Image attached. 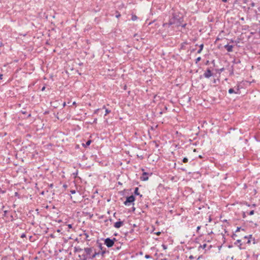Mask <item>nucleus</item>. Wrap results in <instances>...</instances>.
<instances>
[{"label": "nucleus", "instance_id": "1", "mask_svg": "<svg viewBox=\"0 0 260 260\" xmlns=\"http://www.w3.org/2000/svg\"><path fill=\"white\" fill-rule=\"evenodd\" d=\"M183 20V16L181 13L179 12H173L170 17L168 22L164 23L162 25L164 27H169L172 25H174L176 27H179L181 25Z\"/></svg>", "mask_w": 260, "mask_h": 260}, {"label": "nucleus", "instance_id": "2", "mask_svg": "<svg viewBox=\"0 0 260 260\" xmlns=\"http://www.w3.org/2000/svg\"><path fill=\"white\" fill-rule=\"evenodd\" d=\"M135 197L134 195H131L126 198L125 201L123 204L126 206H130L131 205L134 206L135 205Z\"/></svg>", "mask_w": 260, "mask_h": 260}, {"label": "nucleus", "instance_id": "3", "mask_svg": "<svg viewBox=\"0 0 260 260\" xmlns=\"http://www.w3.org/2000/svg\"><path fill=\"white\" fill-rule=\"evenodd\" d=\"M92 248L90 247H86L84 248L85 254H83L84 259H87L88 258H90V255L92 252Z\"/></svg>", "mask_w": 260, "mask_h": 260}, {"label": "nucleus", "instance_id": "4", "mask_svg": "<svg viewBox=\"0 0 260 260\" xmlns=\"http://www.w3.org/2000/svg\"><path fill=\"white\" fill-rule=\"evenodd\" d=\"M115 241H116V239L115 238H113V239L107 238L105 240V244L108 248L111 247L113 246Z\"/></svg>", "mask_w": 260, "mask_h": 260}, {"label": "nucleus", "instance_id": "5", "mask_svg": "<svg viewBox=\"0 0 260 260\" xmlns=\"http://www.w3.org/2000/svg\"><path fill=\"white\" fill-rule=\"evenodd\" d=\"M213 76V73L210 69L208 68L204 72L203 74V76L207 79H209L210 77Z\"/></svg>", "mask_w": 260, "mask_h": 260}, {"label": "nucleus", "instance_id": "6", "mask_svg": "<svg viewBox=\"0 0 260 260\" xmlns=\"http://www.w3.org/2000/svg\"><path fill=\"white\" fill-rule=\"evenodd\" d=\"M123 225V221H121L120 219H119L118 221L115 222L114 224V228L116 229H119L121 226H122Z\"/></svg>", "mask_w": 260, "mask_h": 260}, {"label": "nucleus", "instance_id": "7", "mask_svg": "<svg viewBox=\"0 0 260 260\" xmlns=\"http://www.w3.org/2000/svg\"><path fill=\"white\" fill-rule=\"evenodd\" d=\"M239 90H240V88H239V86H238L236 88V90H235L233 88H230L229 89L228 92L230 94H232V93L239 94Z\"/></svg>", "mask_w": 260, "mask_h": 260}, {"label": "nucleus", "instance_id": "8", "mask_svg": "<svg viewBox=\"0 0 260 260\" xmlns=\"http://www.w3.org/2000/svg\"><path fill=\"white\" fill-rule=\"evenodd\" d=\"M140 179L142 181H147L148 179V173L144 172L141 176Z\"/></svg>", "mask_w": 260, "mask_h": 260}, {"label": "nucleus", "instance_id": "9", "mask_svg": "<svg viewBox=\"0 0 260 260\" xmlns=\"http://www.w3.org/2000/svg\"><path fill=\"white\" fill-rule=\"evenodd\" d=\"M224 47L226 49V50L229 52H232L233 49V46L231 45L226 44L224 45Z\"/></svg>", "mask_w": 260, "mask_h": 260}, {"label": "nucleus", "instance_id": "10", "mask_svg": "<svg viewBox=\"0 0 260 260\" xmlns=\"http://www.w3.org/2000/svg\"><path fill=\"white\" fill-rule=\"evenodd\" d=\"M134 194L136 196H139L140 197H142V195L140 194V193L139 192V188L138 187H136L135 188Z\"/></svg>", "mask_w": 260, "mask_h": 260}, {"label": "nucleus", "instance_id": "11", "mask_svg": "<svg viewBox=\"0 0 260 260\" xmlns=\"http://www.w3.org/2000/svg\"><path fill=\"white\" fill-rule=\"evenodd\" d=\"M241 240H240V239L237 240L235 242V245H237L238 244H239V245H238V247H239V248H240V249H242V248H241V245H242V244L241 243Z\"/></svg>", "mask_w": 260, "mask_h": 260}, {"label": "nucleus", "instance_id": "12", "mask_svg": "<svg viewBox=\"0 0 260 260\" xmlns=\"http://www.w3.org/2000/svg\"><path fill=\"white\" fill-rule=\"evenodd\" d=\"M200 49L198 50V53H201L204 47V44H202L199 46Z\"/></svg>", "mask_w": 260, "mask_h": 260}, {"label": "nucleus", "instance_id": "13", "mask_svg": "<svg viewBox=\"0 0 260 260\" xmlns=\"http://www.w3.org/2000/svg\"><path fill=\"white\" fill-rule=\"evenodd\" d=\"M91 140H88L86 142V143L84 144H83V146L84 147H87V146H89L90 144H91Z\"/></svg>", "mask_w": 260, "mask_h": 260}, {"label": "nucleus", "instance_id": "14", "mask_svg": "<svg viewBox=\"0 0 260 260\" xmlns=\"http://www.w3.org/2000/svg\"><path fill=\"white\" fill-rule=\"evenodd\" d=\"M233 62L235 64H238L241 62V61H240V59H239V58H235L233 60Z\"/></svg>", "mask_w": 260, "mask_h": 260}, {"label": "nucleus", "instance_id": "15", "mask_svg": "<svg viewBox=\"0 0 260 260\" xmlns=\"http://www.w3.org/2000/svg\"><path fill=\"white\" fill-rule=\"evenodd\" d=\"M99 254V252H94V253L92 254L91 257L90 258H94L96 257V255Z\"/></svg>", "mask_w": 260, "mask_h": 260}, {"label": "nucleus", "instance_id": "16", "mask_svg": "<svg viewBox=\"0 0 260 260\" xmlns=\"http://www.w3.org/2000/svg\"><path fill=\"white\" fill-rule=\"evenodd\" d=\"M137 18H138V17H137V16L136 15H132V20L133 21L136 20L137 19Z\"/></svg>", "mask_w": 260, "mask_h": 260}, {"label": "nucleus", "instance_id": "17", "mask_svg": "<svg viewBox=\"0 0 260 260\" xmlns=\"http://www.w3.org/2000/svg\"><path fill=\"white\" fill-rule=\"evenodd\" d=\"M251 237H252V235H249L248 236H245L244 237L245 238H249V239H248V240L247 241L248 243H250V241L249 240V238H251Z\"/></svg>", "mask_w": 260, "mask_h": 260}, {"label": "nucleus", "instance_id": "18", "mask_svg": "<svg viewBox=\"0 0 260 260\" xmlns=\"http://www.w3.org/2000/svg\"><path fill=\"white\" fill-rule=\"evenodd\" d=\"M82 250V249L80 248H76L75 247V251L76 252H81Z\"/></svg>", "mask_w": 260, "mask_h": 260}, {"label": "nucleus", "instance_id": "19", "mask_svg": "<svg viewBox=\"0 0 260 260\" xmlns=\"http://www.w3.org/2000/svg\"><path fill=\"white\" fill-rule=\"evenodd\" d=\"M105 112H106V113H105V115H107L108 114H109L111 112V110H110L108 109H106Z\"/></svg>", "mask_w": 260, "mask_h": 260}, {"label": "nucleus", "instance_id": "20", "mask_svg": "<svg viewBox=\"0 0 260 260\" xmlns=\"http://www.w3.org/2000/svg\"><path fill=\"white\" fill-rule=\"evenodd\" d=\"M201 59V57H198L196 59V63H197L199 61H200Z\"/></svg>", "mask_w": 260, "mask_h": 260}, {"label": "nucleus", "instance_id": "21", "mask_svg": "<svg viewBox=\"0 0 260 260\" xmlns=\"http://www.w3.org/2000/svg\"><path fill=\"white\" fill-rule=\"evenodd\" d=\"M182 161L184 163H186L188 161V158L187 157H184Z\"/></svg>", "mask_w": 260, "mask_h": 260}, {"label": "nucleus", "instance_id": "22", "mask_svg": "<svg viewBox=\"0 0 260 260\" xmlns=\"http://www.w3.org/2000/svg\"><path fill=\"white\" fill-rule=\"evenodd\" d=\"M207 246V244H204L203 245H201L200 247L203 248V249H205V248Z\"/></svg>", "mask_w": 260, "mask_h": 260}, {"label": "nucleus", "instance_id": "23", "mask_svg": "<svg viewBox=\"0 0 260 260\" xmlns=\"http://www.w3.org/2000/svg\"><path fill=\"white\" fill-rule=\"evenodd\" d=\"M187 25V24L186 23H181V25L180 26H181L183 28H185V27Z\"/></svg>", "mask_w": 260, "mask_h": 260}, {"label": "nucleus", "instance_id": "24", "mask_svg": "<svg viewBox=\"0 0 260 260\" xmlns=\"http://www.w3.org/2000/svg\"><path fill=\"white\" fill-rule=\"evenodd\" d=\"M5 192H6V191L2 190V189L0 188V194H4V193H5Z\"/></svg>", "mask_w": 260, "mask_h": 260}, {"label": "nucleus", "instance_id": "25", "mask_svg": "<svg viewBox=\"0 0 260 260\" xmlns=\"http://www.w3.org/2000/svg\"><path fill=\"white\" fill-rule=\"evenodd\" d=\"M253 214H254V211L253 210L250 211L249 212V215H252Z\"/></svg>", "mask_w": 260, "mask_h": 260}, {"label": "nucleus", "instance_id": "26", "mask_svg": "<svg viewBox=\"0 0 260 260\" xmlns=\"http://www.w3.org/2000/svg\"><path fill=\"white\" fill-rule=\"evenodd\" d=\"M145 257L147 259L151 258V256L148 254H146Z\"/></svg>", "mask_w": 260, "mask_h": 260}, {"label": "nucleus", "instance_id": "27", "mask_svg": "<svg viewBox=\"0 0 260 260\" xmlns=\"http://www.w3.org/2000/svg\"><path fill=\"white\" fill-rule=\"evenodd\" d=\"M100 109H96V110L94 111V114H98V113L99 111H100Z\"/></svg>", "mask_w": 260, "mask_h": 260}, {"label": "nucleus", "instance_id": "28", "mask_svg": "<svg viewBox=\"0 0 260 260\" xmlns=\"http://www.w3.org/2000/svg\"><path fill=\"white\" fill-rule=\"evenodd\" d=\"M70 192L71 194H75L76 193L75 190H70Z\"/></svg>", "mask_w": 260, "mask_h": 260}, {"label": "nucleus", "instance_id": "29", "mask_svg": "<svg viewBox=\"0 0 260 260\" xmlns=\"http://www.w3.org/2000/svg\"><path fill=\"white\" fill-rule=\"evenodd\" d=\"M201 226H198L197 228V232H199V230L201 229Z\"/></svg>", "mask_w": 260, "mask_h": 260}, {"label": "nucleus", "instance_id": "30", "mask_svg": "<svg viewBox=\"0 0 260 260\" xmlns=\"http://www.w3.org/2000/svg\"><path fill=\"white\" fill-rule=\"evenodd\" d=\"M15 196L18 197V198H19V194L18 192H15Z\"/></svg>", "mask_w": 260, "mask_h": 260}, {"label": "nucleus", "instance_id": "31", "mask_svg": "<svg viewBox=\"0 0 260 260\" xmlns=\"http://www.w3.org/2000/svg\"><path fill=\"white\" fill-rule=\"evenodd\" d=\"M25 237H26V235L24 233L22 234L21 235V238H24Z\"/></svg>", "mask_w": 260, "mask_h": 260}, {"label": "nucleus", "instance_id": "32", "mask_svg": "<svg viewBox=\"0 0 260 260\" xmlns=\"http://www.w3.org/2000/svg\"><path fill=\"white\" fill-rule=\"evenodd\" d=\"M240 229H241L240 227H237L235 232L237 233V232H239L240 231Z\"/></svg>", "mask_w": 260, "mask_h": 260}, {"label": "nucleus", "instance_id": "33", "mask_svg": "<svg viewBox=\"0 0 260 260\" xmlns=\"http://www.w3.org/2000/svg\"><path fill=\"white\" fill-rule=\"evenodd\" d=\"M120 16H121V15H120V14L119 13H118V14H116V18H119V17H120Z\"/></svg>", "mask_w": 260, "mask_h": 260}, {"label": "nucleus", "instance_id": "34", "mask_svg": "<svg viewBox=\"0 0 260 260\" xmlns=\"http://www.w3.org/2000/svg\"><path fill=\"white\" fill-rule=\"evenodd\" d=\"M16 260H24V257L23 256H21Z\"/></svg>", "mask_w": 260, "mask_h": 260}, {"label": "nucleus", "instance_id": "35", "mask_svg": "<svg viewBox=\"0 0 260 260\" xmlns=\"http://www.w3.org/2000/svg\"><path fill=\"white\" fill-rule=\"evenodd\" d=\"M189 258L190 259H192L194 258V257L193 255H190L189 257Z\"/></svg>", "mask_w": 260, "mask_h": 260}, {"label": "nucleus", "instance_id": "36", "mask_svg": "<svg viewBox=\"0 0 260 260\" xmlns=\"http://www.w3.org/2000/svg\"><path fill=\"white\" fill-rule=\"evenodd\" d=\"M53 186H54V185H53V184H52V183H51V184H49V187H50V188H52V187H53Z\"/></svg>", "mask_w": 260, "mask_h": 260}, {"label": "nucleus", "instance_id": "37", "mask_svg": "<svg viewBox=\"0 0 260 260\" xmlns=\"http://www.w3.org/2000/svg\"><path fill=\"white\" fill-rule=\"evenodd\" d=\"M68 228H69V229H71V228H72V224H68Z\"/></svg>", "mask_w": 260, "mask_h": 260}, {"label": "nucleus", "instance_id": "38", "mask_svg": "<svg viewBox=\"0 0 260 260\" xmlns=\"http://www.w3.org/2000/svg\"><path fill=\"white\" fill-rule=\"evenodd\" d=\"M237 235H236V234H233L232 237L234 239V237H236Z\"/></svg>", "mask_w": 260, "mask_h": 260}, {"label": "nucleus", "instance_id": "39", "mask_svg": "<svg viewBox=\"0 0 260 260\" xmlns=\"http://www.w3.org/2000/svg\"><path fill=\"white\" fill-rule=\"evenodd\" d=\"M45 86H43V87L42 88L41 90H42V91H44V90H45Z\"/></svg>", "mask_w": 260, "mask_h": 260}, {"label": "nucleus", "instance_id": "40", "mask_svg": "<svg viewBox=\"0 0 260 260\" xmlns=\"http://www.w3.org/2000/svg\"><path fill=\"white\" fill-rule=\"evenodd\" d=\"M62 106H63V107H64L66 106V102H64V103H63Z\"/></svg>", "mask_w": 260, "mask_h": 260}, {"label": "nucleus", "instance_id": "41", "mask_svg": "<svg viewBox=\"0 0 260 260\" xmlns=\"http://www.w3.org/2000/svg\"><path fill=\"white\" fill-rule=\"evenodd\" d=\"M156 234L157 235H159L160 234V232H157V233H156Z\"/></svg>", "mask_w": 260, "mask_h": 260}, {"label": "nucleus", "instance_id": "42", "mask_svg": "<svg viewBox=\"0 0 260 260\" xmlns=\"http://www.w3.org/2000/svg\"><path fill=\"white\" fill-rule=\"evenodd\" d=\"M162 246H163V247H164V249H166V248H167V247H166V245H162Z\"/></svg>", "mask_w": 260, "mask_h": 260}, {"label": "nucleus", "instance_id": "43", "mask_svg": "<svg viewBox=\"0 0 260 260\" xmlns=\"http://www.w3.org/2000/svg\"><path fill=\"white\" fill-rule=\"evenodd\" d=\"M73 105H76V102H74L72 104Z\"/></svg>", "mask_w": 260, "mask_h": 260}, {"label": "nucleus", "instance_id": "44", "mask_svg": "<svg viewBox=\"0 0 260 260\" xmlns=\"http://www.w3.org/2000/svg\"><path fill=\"white\" fill-rule=\"evenodd\" d=\"M223 70H224V68H221L220 69V71L222 72L223 71Z\"/></svg>", "mask_w": 260, "mask_h": 260}, {"label": "nucleus", "instance_id": "45", "mask_svg": "<svg viewBox=\"0 0 260 260\" xmlns=\"http://www.w3.org/2000/svg\"><path fill=\"white\" fill-rule=\"evenodd\" d=\"M2 77H3V75L2 74H0V79H2Z\"/></svg>", "mask_w": 260, "mask_h": 260}, {"label": "nucleus", "instance_id": "46", "mask_svg": "<svg viewBox=\"0 0 260 260\" xmlns=\"http://www.w3.org/2000/svg\"><path fill=\"white\" fill-rule=\"evenodd\" d=\"M132 209L133 211H134L136 209V208L134 207H133Z\"/></svg>", "mask_w": 260, "mask_h": 260}, {"label": "nucleus", "instance_id": "47", "mask_svg": "<svg viewBox=\"0 0 260 260\" xmlns=\"http://www.w3.org/2000/svg\"><path fill=\"white\" fill-rule=\"evenodd\" d=\"M222 1L224 3H226L227 2V0H222Z\"/></svg>", "mask_w": 260, "mask_h": 260}, {"label": "nucleus", "instance_id": "48", "mask_svg": "<svg viewBox=\"0 0 260 260\" xmlns=\"http://www.w3.org/2000/svg\"><path fill=\"white\" fill-rule=\"evenodd\" d=\"M161 260H168V259L166 258H164L161 259Z\"/></svg>", "mask_w": 260, "mask_h": 260}, {"label": "nucleus", "instance_id": "49", "mask_svg": "<svg viewBox=\"0 0 260 260\" xmlns=\"http://www.w3.org/2000/svg\"><path fill=\"white\" fill-rule=\"evenodd\" d=\"M103 108V109H106V108L105 106H103V108Z\"/></svg>", "mask_w": 260, "mask_h": 260}, {"label": "nucleus", "instance_id": "50", "mask_svg": "<svg viewBox=\"0 0 260 260\" xmlns=\"http://www.w3.org/2000/svg\"><path fill=\"white\" fill-rule=\"evenodd\" d=\"M232 246H231V245L229 246V248H232Z\"/></svg>", "mask_w": 260, "mask_h": 260}, {"label": "nucleus", "instance_id": "51", "mask_svg": "<svg viewBox=\"0 0 260 260\" xmlns=\"http://www.w3.org/2000/svg\"><path fill=\"white\" fill-rule=\"evenodd\" d=\"M100 248L101 249H102V245H101V244H100Z\"/></svg>", "mask_w": 260, "mask_h": 260}, {"label": "nucleus", "instance_id": "52", "mask_svg": "<svg viewBox=\"0 0 260 260\" xmlns=\"http://www.w3.org/2000/svg\"><path fill=\"white\" fill-rule=\"evenodd\" d=\"M214 83H216V80L215 79L214 80Z\"/></svg>", "mask_w": 260, "mask_h": 260}, {"label": "nucleus", "instance_id": "53", "mask_svg": "<svg viewBox=\"0 0 260 260\" xmlns=\"http://www.w3.org/2000/svg\"><path fill=\"white\" fill-rule=\"evenodd\" d=\"M28 117H30V114H29L28 115Z\"/></svg>", "mask_w": 260, "mask_h": 260}, {"label": "nucleus", "instance_id": "54", "mask_svg": "<svg viewBox=\"0 0 260 260\" xmlns=\"http://www.w3.org/2000/svg\"><path fill=\"white\" fill-rule=\"evenodd\" d=\"M4 212H5V213H7V211H5Z\"/></svg>", "mask_w": 260, "mask_h": 260}, {"label": "nucleus", "instance_id": "55", "mask_svg": "<svg viewBox=\"0 0 260 260\" xmlns=\"http://www.w3.org/2000/svg\"><path fill=\"white\" fill-rule=\"evenodd\" d=\"M245 217V213H244V215H243V217Z\"/></svg>", "mask_w": 260, "mask_h": 260}]
</instances>
